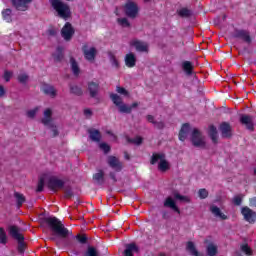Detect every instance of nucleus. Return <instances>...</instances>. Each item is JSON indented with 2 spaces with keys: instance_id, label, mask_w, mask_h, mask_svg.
<instances>
[{
  "instance_id": "obj_27",
  "label": "nucleus",
  "mask_w": 256,
  "mask_h": 256,
  "mask_svg": "<svg viewBox=\"0 0 256 256\" xmlns=\"http://www.w3.org/2000/svg\"><path fill=\"white\" fill-rule=\"evenodd\" d=\"M209 136L212 140V143L217 144L219 141V136L217 135V128L215 126L209 127Z\"/></svg>"
},
{
  "instance_id": "obj_16",
  "label": "nucleus",
  "mask_w": 256,
  "mask_h": 256,
  "mask_svg": "<svg viewBox=\"0 0 256 256\" xmlns=\"http://www.w3.org/2000/svg\"><path fill=\"white\" fill-rule=\"evenodd\" d=\"M8 231L11 237H13V239H16V241H25L23 234L19 232V228L17 226H10L8 228Z\"/></svg>"
},
{
  "instance_id": "obj_5",
  "label": "nucleus",
  "mask_w": 256,
  "mask_h": 256,
  "mask_svg": "<svg viewBox=\"0 0 256 256\" xmlns=\"http://www.w3.org/2000/svg\"><path fill=\"white\" fill-rule=\"evenodd\" d=\"M124 11L127 17H130V19H135V17H137V13H139V7L135 2L128 1L124 6Z\"/></svg>"
},
{
  "instance_id": "obj_48",
  "label": "nucleus",
  "mask_w": 256,
  "mask_h": 256,
  "mask_svg": "<svg viewBox=\"0 0 256 256\" xmlns=\"http://www.w3.org/2000/svg\"><path fill=\"white\" fill-rule=\"evenodd\" d=\"M55 61H61V59H63V51L61 50V48L57 49V54L53 55Z\"/></svg>"
},
{
  "instance_id": "obj_33",
  "label": "nucleus",
  "mask_w": 256,
  "mask_h": 256,
  "mask_svg": "<svg viewBox=\"0 0 256 256\" xmlns=\"http://www.w3.org/2000/svg\"><path fill=\"white\" fill-rule=\"evenodd\" d=\"M110 99L112 100L114 105H116V107H119L123 103V98H121V96H119L118 94H111Z\"/></svg>"
},
{
  "instance_id": "obj_39",
  "label": "nucleus",
  "mask_w": 256,
  "mask_h": 256,
  "mask_svg": "<svg viewBox=\"0 0 256 256\" xmlns=\"http://www.w3.org/2000/svg\"><path fill=\"white\" fill-rule=\"evenodd\" d=\"M47 127L50 129V131L52 133L51 134L52 137H57L59 135V131L57 130V126L54 123L49 124Z\"/></svg>"
},
{
  "instance_id": "obj_1",
  "label": "nucleus",
  "mask_w": 256,
  "mask_h": 256,
  "mask_svg": "<svg viewBox=\"0 0 256 256\" xmlns=\"http://www.w3.org/2000/svg\"><path fill=\"white\" fill-rule=\"evenodd\" d=\"M45 223H47L53 233H55L59 237H62V239L69 237L71 234V232L67 228H65L63 223H61L60 220L57 219V217H47L45 218Z\"/></svg>"
},
{
  "instance_id": "obj_21",
  "label": "nucleus",
  "mask_w": 256,
  "mask_h": 256,
  "mask_svg": "<svg viewBox=\"0 0 256 256\" xmlns=\"http://www.w3.org/2000/svg\"><path fill=\"white\" fill-rule=\"evenodd\" d=\"M134 253H139V247H137L135 244L126 245L124 255L125 256H133Z\"/></svg>"
},
{
  "instance_id": "obj_12",
  "label": "nucleus",
  "mask_w": 256,
  "mask_h": 256,
  "mask_svg": "<svg viewBox=\"0 0 256 256\" xmlns=\"http://www.w3.org/2000/svg\"><path fill=\"white\" fill-rule=\"evenodd\" d=\"M192 131L193 130H191V126L189 124H183L179 132V140L185 141L189 135H191Z\"/></svg>"
},
{
  "instance_id": "obj_26",
  "label": "nucleus",
  "mask_w": 256,
  "mask_h": 256,
  "mask_svg": "<svg viewBox=\"0 0 256 256\" xmlns=\"http://www.w3.org/2000/svg\"><path fill=\"white\" fill-rule=\"evenodd\" d=\"M206 253L208 256H216L218 253V247L215 243H209L206 246Z\"/></svg>"
},
{
  "instance_id": "obj_63",
  "label": "nucleus",
  "mask_w": 256,
  "mask_h": 256,
  "mask_svg": "<svg viewBox=\"0 0 256 256\" xmlns=\"http://www.w3.org/2000/svg\"><path fill=\"white\" fill-rule=\"evenodd\" d=\"M71 195H73V193H71V191L65 192V197H71Z\"/></svg>"
},
{
  "instance_id": "obj_17",
  "label": "nucleus",
  "mask_w": 256,
  "mask_h": 256,
  "mask_svg": "<svg viewBox=\"0 0 256 256\" xmlns=\"http://www.w3.org/2000/svg\"><path fill=\"white\" fill-rule=\"evenodd\" d=\"M164 207H169L170 209H173L178 215L181 214V210H179V207H177V204L175 203V200L173 197H167L164 201Z\"/></svg>"
},
{
  "instance_id": "obj_41",
  "label": "nucleus",
  "mask_w": 256,
  "mask_h": 256,
  "mask_svg": "<svg viewBox=\"0 0 256 256\" xmlns=\"http://www.w3.org/2000/svg\"><path fill=\"white\" fill-rule=\"evenodd\" d=\"M178 15L180 17H190L191 15V10L187 9V8H182L178 11Z\"/></svg>"
},
{
  "instance_id": "obj_57",
  "label": "nucleus",
  "mask_w": 256,
  "mask_h": 256,
  "mask_svg": "<svg viewBox=\"0 0 256 256\" xmlns=\"http://www.w3.org/2000/svg\"><path fill=\"white\" fill-rule=\"evenodd\" d=\"M77 240L79 241V243H86L87 242V238L85 236H81V235L77 236Z\"/></svg>"
},
{
  "instance_id": "obj_22",
  "label": "nucleus",
  "mask_w": 256,
  "mask_h": 256,
  "mask_svg": "<svg viewBox=\"0 0 256 256\" xmlns=\"http://www.w3.org/2000/svg\"><path fill=\"white\" fill-rule=\"evenodd\" d=\"M88 91L90 93V96L97 97V93H99V84L95 82H89Z\"/></svg>"
},
{
  "instance_id": "obj_4",
  "label": "nucleus",
  "mask_w": 256,
  "mask_h": 256,
  "mask_svg": "<svg viewBox=\"0 0 256 256\" xmlns=\"http://www.w3.org/2000/svg\"><path fill=\"white\" fill-rule=\"evenodd\" d=\"M158 163V169L159 171L165 172L169 171L170 165L169 162L165 159V154L164 153H156L152 155L151 159V165H155V163Z\"/></svg>"
},
{
  "instance_id": "obj_31",
  "label": "nucleus",
  "mask_w": 256,
  "mask_h": 256,
  "mask_svg": "<svg viewBox=\"0 0 256 256\" xmlns=\"http://www.w3.org/2000/svg\"><path fill=\"white\" fill-rule=\"evenodd\" d=\"M70 63H71L72 73H74V75H79V73H81V69L79 68V64H77V62L75 61L74 58L70 59Z\"/></svg>"
},
{
  "instance_id": "obj_45",
  "label": "nucleus",
  "mask_w": 256,
  "mask_h": 256,
  "mask_svg": "<svg viewBox=\"0 0 256 256\" xmlns=\"http://www.w3.org/2000/svg\"><path fill=\"white\" fill-rule=\"evenodd\" d=\"M38 111H39V107L29 110L27 112V117H29L30 119H33L37 115Z\"/></svg>"
},
{
  "instance_id": "obj_64",
  "label": "nucleus",
  "mask_w": 256,
  "mask_h": 256,
  "mask_svg": "<svg viewBox=\"0 0 256 256\" xmlns=\"http://www.w3.org/2000/svg\"><path fill=\"white\" fill-rule=\"evenodd\" d=\"M254 174L256 175V168L254 169Z\"/></svg>"
},
{
  "instance_id": "obj_58",
  "label": "nucleus",
  "mask_w": 256,
  "mask_h": 256,
  "mask_svg": "<svg viewBox=\"0 0 256 256\" xmlns=\"http://www.w3.org/2000/svg\"><path fill=\"white\" fill-rule=\"evenodd\" d=\"M84 115L85 117H91L93 115V112L91 111V109H85Z\"/></svg>"
},
{
  "instance_id": "obj_2",
  "label": "nucleus",
  "mask_w": 256,
  "mask_h": 256,
  "mask_svg": "<svg viewBox=\"0 0 256 256\" xmlns=\"http://www.w3.org/2000/svg\"><path fill=\"white\" fill-rule=\"evenodd\" d=\"M190 141L192 145L198 149H207V141L205 140V136H203V133H201V131H199L197 128L192 129Z\"/></svg>"
},
{
  "instance_id": "obj_53",
  "label": "nucleus",
  "mask_w": 256,
  "mask_h": 256,
  "mask_svg": "<svg viewBox=\"0 0 256 256\" xmlns=\"http://www.w3.org/2000/svg\"><path fill=\"white\" fill-rule=\"evenodd\" d=\"M242 201H243V197H241V195L235 196L233 198L234 205H241Z\"/></svg>"
},
{
  "instance_id": "obj_51",
  "label": "nucleus",
  "mask_w": 256,
  "mask_h": 256,
  "mask_svg": "<svg viewBox=\"0 0 256 256\" xmlns=\"http://www.w3.org/2000/svg\"><path fill=\"white\" fill-rule=\"evenodd\" d=\"M28 80H29V76H27V74H20L18 76V81L20 83H27Z\"/></svg>"
},
{
  "instance_id": "obj_47",
  "label": "nucleus",
  "mask_w": 256,
  "mask_h": 256,
  "mask_svg": "<svg viewBox=\"0 0 256 256\" xmlns=\"http://www.w3.org/2000/svg\"><path fill=\"white\" fill-rule=\"evenodd\" d=\"M118 24L121 25V27H129V20L127 18H118Z\"/></svg>"
},
{
  "instance_id": "obj_24",
  "label": "nucleus",
  "mask_w": 256,
  "mask_h": 256,
  "mask_svg": "<svg viewBox=\"0 0 256 256\" xmlns=\"http://www.w3.org/2000/svg\"><path fill=\"white\" fill-rule=\"evenodd\" d=\"M210 211L211 213L214 214V217H219V219H227V215L223 214V212H221V209L215 205L210 207Z\"/></svg>"
},
{
  "instance_id": "obj_25",
  "label": "nucleus",
  "mask_w": 256,
  "mask_h": 256,
  "mask_svg": "<svg viewBox=\"0 0 256 256\" xmlns=\"http://www.w3.org/2000/svg\"><path fill=\"white\" fill-rule=\"evenodd\" d=\"M88 133L90 135L91 141H95L96 143H99L101 141V132H99V130L92 129L89 130Z\"/></svg>"
},
{
  "instance_id": "obj_9",
  "label": "nucleus",
  "mask_w": 256,
  "mask_h": 256,
  "mask_svg": "<svg viewBox=\"0 0 256 256\" xmlns=\"http://www.w3.org/2000/svg\"><path fill=\"white\" fill-rule=\"evenodd\" d=\"M107 164L109 165V167H111L112 169H114V171L117 172L123 169V163L119 160V158L115 156H108Z\"/></svg>"
},
{
  "instance_id": "obj_8",
  "label": "nucleus",
  "mask_w": 256,
  "mask_h": 256,
  "mask_svg": "<svg viewBox=\"0 0 256 256\" xmlns=\"http://www.w3.org/2000/svg\"><path fill=\"white\" fill-rule=\"evenodd\" d=\"M241 214L248 223H255L256 213L251 208L247 206L242 207Z\"/></svg>"
},
{
  "instance_id": "obj_6",
  "label": "nucleus",
  "mask_w": 256,
  "mask_h": 256,
  "mask_svg": "<svg viewBox=\"0 0 256 256\" xmlns=\"http://www.w3.org/2000/svg\"><path fill=\"white\" fill-rule=\"evenodd\" d=\"M64 185L65 182L55 176L50 177L48 181V187L49 189H51V191H54V193H56V191H59V189H63Z\"/></svg>"
},
{
  "instance_id": "obj_28",
  "label": "nucleus",
  "mask_w": 256,
  "mask_h": 256,
  "mask_svg": "<svg viewBox=\"0 0 256 256\" xmlns=\"http://www.w3.org/2000/svg\"><path fill=\"white\" fill-rule=\"evenodd\" d=\"M93 179L98 185H103L105 183V173L102 170H99L98 173L94 174Z\"/></svg>"
},
{
  "instance_id": "obj_14",
  "label": "nucleus",
  "mask_w": 256,
  "mask_h": 256,
  "mask_svg": "<svg viewBox=\"0 0 256 256\" xmlns=\"http://www.w3.org/2000/svg\"><path fill=\"white\" fill-rule=\"evenodd\" d=\"M124 61H125L126 67L131 69V68L135 67V65H137V56H135V54L133 52H130V53L126 54Z\"/></svg>"
},
{
  "instance_id": "obj_19",
  "label": "nucleus",
  "mask_w": 256,
  "mask_h": 256,
  "mask_svg": "<svg viewBox=\"0 0 256 256\" xmlns=\"http://www.w3.org/2000/svg\"><path fill=\"white\" fill-rule=\"evenodd\" d=\"M52 115H53V111H51V109L48 108L44 111V116L42 118L43 125L47 127L48 125L53 124Z\"/></svg>"
},
{
  "instance_id": "obj_54",
  "label": "nucleus",
  "mask_w": 256,
  "mask_h": 256,
  "mask_svg": "<svg viewBox=\"0 0 256 256\" xmlns=\"http://www.w3.org/2000/svg\"><path fill=\"white\" fill-rule=\"evenodd\" d=\"M11 77H13V72L5 71L4 72V79L8 83V81H11Z\"/></svg>"
},
{
  "instance_id": "obj_3",
  "label": "nucleus",
  "mask_w": 256,
  "mask_h": 256,
  "mask_svg": "<svg viewBox=\"0 0 256 256\" xmlns=\"http://www.w3.org/2000/svg\"><path fill=\"white\" fill-rule=\"evenodd\" d=\"M52 7L62 19H69V17H71V10L69 9V6L61 0H52Z\"/></svg>"
},
{
  "instance_id": "obj_49",
  "label": "nucleus",
  "mask_w": 256,
  "mask_h": 256,
  "mask_svg": "<svg viewBox=\"0 0 256 256\" xmlns=\"http://www.w3.org/2000/svg\"><path fill=\"white\" fill-rule=\"evenodd\" d=\"M99 147L104 153H108L109 151H111V146L107 143H100Z\"/></svg>"
},
{
  "instance_id": "obj_40",
  "label": "nucleus",
  "mask_w": 256,
  "mask_h": 256,
  "mask_svg": "<svg viewBox=\"0 0 256 256\" xmlns=\"http://www.w3.org/2000/svg\"><path fill=\"white\" fill-rule=\"evenodd\" d=\"M109 59L113 67H119V60H117V57H115V54L109 53Z\"/></svg>"
},
{
  "instance_id": "obj_60",
  "label": "nucleus",
  "mask_w": 256,
  "mask_h": 256,
  "mask_svg": "<svg viewBox=\"0 0 256 256\" xmlns=\"http://www.w3.org/2000/svg\"><path fill=\"white\" fill-rule=\"evenodd\" d=\"M110 179H112L114 183H117V177L115 176V173L113 172L110 173Z\"/></svg>"
},
{
  "instance_id": "obj_50",
  "label": "nucleus",
  "mask_w": 256,
  "mask_h": 256,
  "mask_svg": "<svg viewBox=\"0 0 256 256\" xmlns=\"http://www.w3.org/2000/svg\"><path fill=\"white\" fill-rule=\"evenodd\" d=\"M44 187H45V179L44 178H40V180L38 182V186H37V192L41 193V191H43Z\"/></svg>"
},
{
  "instance_id": "obj_46",
  "label": "nucleus",
  "mask_w": 256,
  "mask_h": 256,
  "mask_svg": "<svg viewBox=\"0 0 256 256\" xmlns=\"http://www.w3.org/2000/svg\"><path fill=\"white\" fill-rule=\"evenodd\" d=\"M198 195L200 199H207V197H209V192L206 189H200Z\"/></svg>"
},
{
  "instance_id": "obj_44",
  "label": "nucleus",
  "mask_w": 256,
  "mask_h": 256,
  "mask_svg": "<svg viewBox=\"0 0 256 256\" xmlns=\"http://www.w3.org/2000/svg\"><path fill=\"white\" fill-rule=\"evenodd\" d=\"M70 91L74 95H82L83 93V90H81V88H79L78 86H71Z\"/></svg>"
},
{
  "instance_id": "obj_10",
  "label": "nucleus",
  "mask_w": 256,
  "mask_h": 256,
  "mask_svg": "<svg viewBox=\"0 0 256 256\" xmlns=\"http://www.w3.org/2000/svg\"><path fill=\"white\" fill-rule=\"evenodd\" d=\"M75 33V30L73 29V26L69 22L65 24V26L61 30V35L65 41H71V38L73 37Z\"/></svg>"
},
{
  "instance_id": "obj_15",
  "label": "nucleus",
  "mask_w": 256,
  "mask_h": 256,
  "mask_svg": "<svg viewBox=\"0 0 256 256\" xmlns=\"http://www.w3.org/2000/svg\"><path fill=\"white\" fill-rule=\"evenodd\" d=\"M33 0H12V4L15 6L17 11H27V5Z\"/></svg>"
},
{
  "instance_id": "obj_29",
  "label": "nucleus",
  "mask_w": 256,
  "mask_h": 256,
  "mask_svg": "<svg viewBox=\"0 0 256 256\" xmlns=\"http://www.w3.org/2000/svg\"><path fill=\"white\" fill-rule=\"evenodd\" d=\"M186 251H188L192 256H199V251H197L193 242H188L186 244Z\"/></svg>"
},
{
  "instance_id": "obj_30",
  "label": "nucleus",
  "mask_w": 256,
  "mask_h": 256,
  "mask_svg": "<svg viewBox=\"0 0 256 256\" xmlns=\"http://www.w3.org/2000/svg\"><path fill=\"white\" fill-rule=\"evenodd\" d=\"M173 197H174V199H176L177 201H181L182 203H190L191 202V199L188 196H183V195L179 194V192H174Z\"/></svg>"
},
{
  "instance_id": "obj_11",
  "label": "nucleus",
  "mask_w": 256,
  "mask_h": 256,
  "mask_svg": "<svg viewBox=\"0 0 256 256\" xmlns=\"http://www.w3.org/2000/svg\"><path fill=\"white\" fill-rule=\"evenodd\" d=\"M85 59L87 61H95V55H97V49L95 47H90L88 45H84L82 48Z\"/></svg>"
},
{
  "instance_id": "obj_20",
  "label": "nucleus",
  "mask_w": 256,
  "mask_h": 256,
  "mask_svg": "<svg viewBox=\"0 0 256 256\" xmlns=\"http://www.w3.org/2000/svg\"><path fill=\"white\" fill-rule=\"evenodd\" d=\"M42 91H43V93H45V95H48L49 97L57 96V90H55V87H53L51 85H44L42 87Z\"/></svg>"
},
{
  "instance_id": "obj_18",
  "label": "nucleus",
  "mask_w": 256,
  "mask_h": 256,
  "mask_svg": "<svg viewBox=\"0 0 256 256\" xmlns=\"http://www.w3.org/2000/svg\"><path fill=\"white\" fill-rule=\"evenodd\" d=\"M240 123H242V125H245L246 128L250 131H253V117L249 115H242L240 117Z\"/></svg>"
},
{
  "instance_id": "obj_32",
  "label": "nucleus",
  "mask_w": 256,
  "mask_h": 256,
  "mask_svg": "<svg viewBox=\"0 0 256 256\" xmlns=\"http://www.w3.org/2000/svg\"><path fill=\"white\" fill-rule=\"evenodd\" d=\"M14 197L16 199V203H17L18 207H22L23 203H25V195H23L19 192H15Z\"/></svg>"
},
{
  "instance_id": "obj_23",
  "label": "nucleus",
  "mask_w": 256,
  "mask_h": 256,
  "mask_svg": "<svg viewBox=\"0 0 256 256\" xmlns=\"http://www.w3.org/2000/svg\"><path fill=\"white\" fill-rule=\"evenodd\" d=\"M235 37H239L240 39H243L246 43L251 42V36L249 35V32L244 30H238L235 34Z\"/></svg>"
},
{
  "instance_id": "obj_52",
  "label": "nucleus",
  "mask_w": 256,
  "mask_h": 256,
  "mask_svg": "<svg viewBox=\"0 0 256 256\" xmlns=\"http://www.w3.org/2000/svg\"><path fill=\"white\" fill-rule=\"evenodd\" d=\"M18 241V251L19 253H23L25 251V242L23 240H17Z\"/></svg>"
},
{
  "instance_id": "obj_43",
  "label": "nucleus",
  "mask_w": 256,
  "mask_h": 256,
  "mask_svg": "<svg viewBox=\"0 0 256 256\" xmlns=\"http://www.w3.org/2000/svg\"><path fill=\"white\" fill-rule=\"evenodd\" d=\"M116 91H117V93H119V95H124V97H129V91H127V89H125L121 86H118L116 88Z\"/></svg>"
},
{
  "instance_id": "obj_35",
  "label": "nucleus",
  "mask_w": 256,
  "mask_h": 256,
  "mask_svg": "<svg viewBox=\"0 0 256 256\" xmlns=\"http://www.w3.org/2000/svg\"><path fill=\"white\" fill-rule=\"evenodd\" d=\"M183 69H184V71H186L187 75H191V73L193 71V64L189 61H185L183 63Z\"/></svg>"
},
{
  "instance_id": "obj_59",
  "label": "nucleus",
  "mask_w": 256,
  "mask_h": 256,
  "mask_svg": "<svg viewBox=\"0 0 256 256\" xmlns=\"http://www.w3.org/2000/svg\"><path fill=\"white\" fill-rule=\"evenodd\" d=\"M154 125L157 127V129H163V127H165L163 122H155Z\"/></svg>"
},
{
  "instance_id": "obj_13",
  "label": "nucleus",
  "mask_w": 256,
  "mask_h": 256,
  "mask_svg": "<svg viewBox=\"0 0 256 256\" xmlns=\"http://www.w3.org/2000/svg\"><path fill=\"white\" fill-rule=\"evenodd\" d=\"M220 132H221L222 137H224L226 139L231 137V135H233V133H232L233 129L231 128V124L227 123V122H223L220 125Z\"/></svg>"
},
{
  "instance_id": "obj_37",
  "label": "nucleus",
  "mask_w": 256,
  "mask_h": 256,
  "mask_svg": "<svg viewBox=\"0 0 256 256\" xmlns=\"http://www.w3.org/2000/svg\"><path fill=\"white\" fill-rule=\"evenodd\" d=\"M118 109L120 113H127V114L131 113V106L125 103L120 104Z\"/></svg>"
},
{
  "instance_id": "obj_38",
  "label": "nucleus",
  "mask_w": 256,
  "mask_h": 256,
  "mask_svg": "<svg viewBox=\"0 0 256 256\" xmlns=\"http://www.w3.org/2000/svg\"><path fill=\"white\" fill-rule=\"evenodd\" d=\"M0 243L2 245H7V233H5V229L0 227Z\"/></svg>"
},
{
  "instance_id": "obj_55",
  "label": "nucleus",
  "mask_w": 256,
  "mask_h": 256,
  "mask_svg": "<svg viewBox=\"0 0 256 256\" xmlns=\"http://www.w3.org/2000/svg\"><path fill=\"white\" fill-rule=\"evenodd\" d=\"M130 141H131V143H134L135 145H141V143H143V138L138 136Z\"/></svg>"
},
{
  "instance_id": "obj_61",
  "label": "nucleus",
  "mask_w": 256,
  "mask_h": 256,
  "mask_svg": "<svg viewBox=\"0 0 256 256\" xmlns=\"http://www.w3.org/2000/svg\"><path fill=\"white\" fill-rule=\"evenodd\" d=\"M5 95V87L0 85V97H3Z\"/></svg>"
},
{
  "instance_id": "obj_62",
  "label": "nucleus",
  "mask_w": 256,
  "mask_h": 256,
  "mask_svg": "<svg viewBox=\"0 0 256 256\" xmlns=\"http://www.w3.org/2000/svg\"><path fill=\"white\" fill-rule=\"evenodd\" d=\"M130 107H131V111H133V109H136V107H139V103L134 102Z\"/></svg>"
},
{
  "instance_id": "obj_42",
  "label": "nucleus",
  "mask_w": 256,
  "mask_h": 256,
  "mask_svg": "<svg viewBox=\"0 0 256 256\" xmlns=\"http://www.w3.org/2000/svg\"><path fill=\"white\" fill-rule=\"evenodd\" d=\"M85 256H99V252H97L95 247H88Z\"/></svg>"
},
{
  "instance_id": "obj_7",
  "label": "nucleus",
  "mask_w": 256,
  "mask_h": 256,
  "mask_svg": "<svg viewBox=\"0 0 256 256\" xmlns=\"http://www.w3.org/2000/svg\"><path fill=\"white\" fill-rule=\"evenodd\" d=\"M130 47H135L139 53H149V44L137 39L130 41Z\"/></svg>"
},
{
  "instance_id": "obj_36",
  "label": "nucleus",
  "mask_w": 256,
  "mask_h": 256,
  "mask_svg": "<svg viewBox=\"0 0 256 256\" xmlns=\"http://www.w3.org/2000/svg\"><path fill=\"white\" fill-rule=\"evenodd\" d=\"M11 9H5L2 11V16L4 21H6L7 23H11Z\"/></svg>"
},
{
  "instance_id": "obj_34",
  "label": "nucleus",
  "mask_w": 256,
  "mask_h": 256,
  "mask_svg": "<svg viewBox=\"0 0 256 256\" xmlns=\"http://www.w3.org/2000/svg\"><path fill=\"white\" fill-rule=\"evenodd\" d=\"M240 249H241L242 253H245L248 256L253 255V250L251 249V247H249V244H242L240 246Z\"/></svg>"
},
{
  "instance_id": "obj_56",
  "label": "nucleus",
  "mask_w": 256,
  "mask_h": 256,
  "mask_svg": "<svg viewBox=\"0 0 256 256\" xmlns=\"http://www.w3.org/2000/svg\"><path fill=\"white\" fill-rule=\"evenodd\" d=\"M146 119H147V121H148L149 123H153V125H155L156 121H155V117H153V115H148V116L146 117Z\"/></svg>"
}]
</instances>
